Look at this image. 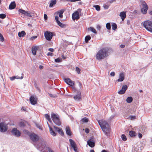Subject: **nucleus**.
Masks as SVG:
<instances>
[{"label": "nucleus", "mask_w": 152, "mask_h": 152, "mask_svg": "<svg viewBox=\"0 0 152 152\" xmlns=\"http://www.w3.org/2000/svg\"><path fill=\"white\" fill-rule=\"evenodd\" d=\"M34 144L35 147L40 151H42L46 148L49 152H54L50 147L47 146V142L44 140H40L38 143L35 142Z\"/></svg>", "instance_id": "1"}, {"label": "nucleus", "mask_w": 152, "mask_h": 152, "mask_svg": "<svg viewBox=\"0 0 152 152\" xmlns=\"http://www.w3.org/2000/svg\"><path fill=\"white\" fill-rule=\"evenodd\" d=\"M108 49L107 48H104L100 50L97 53L96 58L98 60H101L108 56Z\"/></svg>", "instance_id": "2"}, {"label": "nucleus", "mask_w": 152, "mask_h": 152, "mask_svg": "<svg viewBox=\"0 0 152 152\" xmlns=\"http://www.w3.org/2000/svg\"><path fill=\"white\" fill-rule=\"evenodd\" d=\"M98 122L103 132L106 135H107L110 130L109 124L106 121L103 120L99 121Z\"/></svg>", "instance_id": "3"}, {"label": "nucleus", "mask_w": 152, "mask_h": 152, "mask_svg": "<svg viewBox=\"0 0 152 152\" xmlns=\"http://www.w3.org/2000/svg\"><path fill=\"white\" fill-rule=\"evenodd\" d=\"M51 117L53 122L56 125L59 126L61 125V122L58 115L52 113L51 114Z\"/></svg>", "instance_id": "4"}, {"label": "nucleus", "mask_w": 152, "mask_h": 152, "mask_svg": "<svg viewBox=\"0 0 152 152\" xmlns=\"http://www.w3.org/2000/svg\"><path fill=\"white\" fill-rule=\"evenodd\" d=\"M140 2L142 6L141 9V12L143 14H145L148 9V6L145 1L143 0H140Z\"/></svg>", "instance_id": "5"}, {"label": "nucleus", "mask_w": 152, "mask_h": 152, "mask_svg": "<svg viewBox=\"0 0 152 152\" xmlns=\"http://www.w3.org/2000/svg\"><path fill=\"white\" fill-rule=\"evenodd\" d=\"M144 27L148 31L152 32V22L150 20L145 21L143 24Z\"/></svg>", "instance_id": "6"}, {"label": "nucleus", "mask_w": 152, "mask_h": 152, "mask_svg": "<svg viewBox=\"0 0 152 152\" xmlns=\"http://www.w3.org/2000/svg\"><path fill=\"white\" fill-rule=\"evenodd\" d=\"M53 34L52 32L47 31L44 33V36L46 39L48 41H50L53 37Z\"/></svg>", "instance_id": "7"}, {"label": "nucleus", "mask_w": 152, "mask_h": 152, "mask_svg": "<svg viewBox=\"0 0 152 152\" xmlns=\"http://www.w3.org/2000/svg\"><path fill=\"white\" fill-rule=\"evenodd\" d=\"M29 137L30 139L34 142L37 141L39 139V136L34 133H31L29 135Z\"/></svg>", "instance_id": "8"}, {"label": "nucleus", "mask_w": 152, "mask_h": 152, "mask_svg": "<svg viewBox=\"0 0 152 152\" xmlns=\"http://www.w3.org/2000/svg\"><path fill=\"white\" fill-rule=\"evenodd\" d=\"M18 12L19 13H21L22 15H24L31 17L32 15L30 14L29 11H25V10L22 9H19L18 10Z\"/></svg>", "instance_id": "9"}, {"label": "nucleus", "mask_w": 152, "mask_h": 152, "mask_svg": "<svg viewBox=\"0 0 152 152\" xmlns=\"http://www.w3.org/2000/svg\"><path fill=\"white\" fill-rule=\"evenodd\" d=\"M11 133L12 134L17 137H19L20 135V132L16 128H14L12 129Z\"/></svg>", "instance_id": "10"}, {"label": "nucleus", "mask_w": 152, "mask_h": 152, "mask_svg": "<svg viewBox=\"0 0 152 152\" xmlns=\"http://www.w3.org/2000/svg\"><path fill=\"white\" fill-rule=\"evenodd\" d=\"M7 130V126L3 123H0V131L4 132H6Z\"/></svg>", "instance_id": "11"}, {"label": "nucleus", "mask_w": 152, "mask_h": 152, "mask_svg": "<svg viewBox=\"0 0 152 152\" xmlns=\"http://www.w3.org/2000/svg\"><path fill=\"white\" fill-rule=\"evenodd\" d=\"M64 82L69 85L72 86H74L75 82L71 80L69 78H65L64 79Z\"/></svg>", "instance_id": "12"}, {"label": "nucleus", "mask_w": 152, "mask_h": 152, "mask_svg": "<svg viewBox=\"0 0 152 152\" xmlns=\"http://www.w3.org/2000/svg\"><path fill=\"white\" fill-rule=\"evenodd\" d=\"M128 87L126 85H123L121 90L118 91V93L120 94H122L125 93Z\"/></svg>", "instance_id": "13"}, {"label": "nucleus", "mask_w": 152, "mask_h": 152, "mask_svg": "<svg viewBox=\"0 0 152 152\" xmlns=\"http://www.w3.org/2000/svg\"><path fill=\"white\" fill-rule=\"evenodd\" d=\"M72 18L73 20L79 19L80 18V16L78 12L76 11L74 12L72 14Z\"/></svg>", "instance_id": "14"}, {"label": "nucleus", "mask_w": 152, "mask_h": 152, "mask_svg": "<svg viewBox=\"0 0 152 152\" xmlns=\"http://www.w3.org/2000/svg\"><path fill=\"white\" fill-rule=\"evenodd\" d=\"M30 101L32 105H35L37 103V99L33 96H30Z\"/></svg>", "instance_id": "15"}, {"label": "nucleus", "mask_w": 152, "mask_h": 152, "mask_svg": "<svg viewBox=\"0 0 152 152\" xmlns=\"http://www.w3.org/2000/svg\"><path fill=\"white\" fill-rule=\"evenodd\" d=\"M53 127L54 130L55 131H57L59 134L62 136H63L64 135L63 132L61 129L55 126H54Z\"/></svg>", "instance_id": "16"}, {"label": "nucleus", "mask_w": 152, "mask_h": 152, "mask_svg": "<svg viewBox=\"0 0 152 152\" xmlns=\"http://www.w3.org/2000/svg\"><path fill=\"white\" fill-rule=\"evenodd\" d=\"M74 98L76 101H80L81 99V96L80 91H78V92L77 94L74 96Z\"/></svg>", "instance_id": "17"}, {"label": "nucleus", "mask_w": 152, "mask_h": 152, "mask_svg": "<svg viewBox=\"0 0 152 152\" xmlns=\"http://www.w3.org/2000/svg\"><path fill=\"white\" fill-rule=\"evenodd\" d=\"M119 78L117 80L118 82H122L124 79V74L123 73H121L119 75Z\"/></svg>", "instance_id": "18"}, {"label": "nucleus", "mask_w": 152, "mask_h": 152, "mask_svg": "<svg viewBox=\"0 0 152 152\" xmlns=\"http://www.w3.org/2000/svg\"><path fill=\"white\" fill-rule=\"evenodd\" d=\"M59 17L58 16L55 17V19L58 25L61 27H63L64 26V24L62 23L58 20Z\"/></svg>", "instance_id": "19"}, {"label": "nucleus", "mask_w": 152, "mask_h": 152, "mask_svg": "<svg viewBox=\"0 0 152 152\" xmlns=\"http://www.w3.org/2000/svg\"><path fill=\"white\" fill-rule=\"evenodd\" d=\"M38 48L39 46H35L32 47L31 51L34 55H35L36 54L37 50L38 49Z\"/></svg>", "instance_id": "20"}, {"label": "nucleus", "mask_w": 152, "mask_h": 152, "mask_svg": "<svg viewBox=\"0 0 152 152\" xmlns=\"http://www.w3.org/2000/svg\"><path fill=\"white\" fill-rule=\"evenodd\" d=\"M121 17L122 20H124L126 17V12L123 11L120 12L119 15Z\"/></svg>", "instance_id": "21"}, {"label": "nucleus", "mask_w": 152, "mask_h": 152, "mask_svg": "<svg viewBox=\"0 0 152 152\" xmlns=\"http://www.w3.org/2000/svg\"><path fill=\"white\" fill-rule=\"evenodd\" d=\"M87 143L89 146L91 148L94 147L95 146V142H94L90 141V140L87 141Z\"/></svg>", "instance_id": "22"}, {"label": "nucleus", "mask_w": 152, "mask_h": 152, "mask_svg": "<svg viewBox=\"0 0 152 152\" xmlns=\"http://www.w3.org/2000/svg\"><path fill=\"white\" fill-rule=\"evenodd\" d=\"M47 123H48L47 122ZM48 126L49 128L50 132L51 134L53 136H55L56 135V133H55V131L52 129V128L49 126V125Z\"/></svg>", "instance_id": "23"}, {"label": "nucleus", "mask_w": 152, "mask_h": 152, "mask_svg": "<svg viewBox=\"0 0 152 152\" xmlns=\"http://www.w3.org/2000/svg\"><path fill=\"white\" fill-rule=\"evenodd\" d=\"M69 141L71 147H73L76 146L77 145L75 142L72 139H69Z\"/></svg>", "instance_id": "24"}, {"label": "nucleus", "mask_w": 152, "mask_h": 152, "mask_svg": "<svg viewBox=\"0 0 152 152\" xmlns=\"http://www.w3.org/2000/svg\"><path fill=\"white\" fill-rule=\"evenodd\" d=\"M16 7L15 3V2H11L9 6V8L10 9H13Z\"/></svg>", "instance_id": "25"}, {"label": "nucleus", "mask_w": 152, "mask_h": 152, "mask_svg": "<svg viewBox=\"0 0 152 152\" xmlns=\"http://www.w3.org/2000/svg\"><path fill=\"white\" fill-rule=\"evenodd\" d=\"M66 132V134L69 136H71L72 134L68 126L66 127L65 129Z\"/></svg>", "instance_id": "26"}, {"label": "nucleus", "mask_w": 152, "mask_h": 152, "mask_svg": "<svg viewBox=\"0 0 152 152\" xmlns=\"http://www.w3.org/2000/svg\"><path fill=\"white\" fill-rule=\"evenodd\" d=\"M56 0H51L49 4V7H53V5L56 4Z\"/></svg>", "instance_id": "27"}, {"label": "nucleus", "mask_w": 152, "mask_h": 152, "mask_svg": "<svg viewBox=\"0 0 152 152\" xmlns=\"http://www.w3.org/2000/svg\"><path fill=\"white\" fill-rule=\"evenodd\" d=\"M64 10H65L64 9H62L58 12V14L60 18H63V14L64 12Z\"/></svg>", "instance_id": "28"}, {"label": "nucleus", "mask_w": 152, "mask_h": 152, "mask_svg": "<svg viewBox=\"0 0 152 152\" xmlns=\"http://www.w3.org/2000/svg\"><path fill=\"white\" fill-rule=\"evenodd\" d=\"M88 31H90L94 33L95 34H96L97 32L96 30L92 27H90L88 28Z\"/></svg>", "instance_id": "29"}, {"label": "nucleus", "mask_w": 152, "mask_h": 152, "mask_svg": "<svg viewBox=\"0 0 152 152\" xmlns=\"http://www.w3.org/2000/svg\"><path fill=\"white\" fill-rule=\"evenodd\" d=\"M26 35V33L24 31H22L21 32H19L18 35L19 37H23Z\"/></svg>", "instance_id": "30"}, {"label": "nucleus", "mask_w": 152, "mask_h": 152, "mask_svg": "<svg viewBox=\"0 0 152 152\" xmlns=\"http://www.w3.org/2000/svg\"><path fill=\"white\" fill-rule=\"evenodd\" d=\"M132 101L133 98L131 96L127 97L126 99V101L128 103H130Z\"/></svg>", "instance_id": "31"}, {"label": "nucleus", "mask_w": 152, "mask_h": 152, "mask_svg": "<svg viewBox=\"0 0 152 152\" xmlns=\"http://www.w3.org/2000/svg\"><path fill=\"white\" fill-rule=\"evenodd\" d=\"M129 135L131 137H134L135 136V133L133 131H131L129 132Z\"/></svg>", "instance_id": "32"}, {"label": "nucleus", "mask_w": 152, "mask_h": 152, "mask_svg": "<svg viewBox=\"0 0 152 152\" xmlns=\"http://www.w3.org/2000/svg\"><path fill=\"white\" fill-rule=\"evenodd\" d=\"M91 39V37L89 35L86 36L85 37V41L86 43H87L88 41L90 40Z\"/></svg>", "instance_id": "33"}, {"label": "nucleus", "mask_w": 152, "mask_h": 152, "mask_svg": "<svg viewBox=\"0 0 152 152\" xmlns=\"http://www.w3.org/2000/svg\"><path fill=\"white\" fill-rule=\"evenodd\" d=\"M110 5V4H109V2H107L106 3V4H105L103 5L104 8L105 9H107L109 8Z\"/></svg>", "instance_id": "34"}, {"label": "nucleus", "mask_w": 152, "mask_h": 152, "mask_svg": "<svg viewBox=\"0 0 152 152\" xmlns=\"http://www.w3.org/2000/svg\"><path fill=\"white\" fill-rule=\"evenodd\" d=\"M45 118L47 119L50 122H51V119L50 118V115L48 114H45Z\"/></svg>", "instance_id": "35"}, {"label": "nucleus", "mask_w": 152, "mask_h": 152, "mask_svg": "<svg viewBox=\"0 0 152 152\" xmlns=\"http://www.w3.org/2000/svg\"><path fill=\"white\" fill-rule=\"evenodd\" d=\"M117 27L116 24L115 23H113L112 24V29L114 30H116Z\"/></svg>", "instance_id": "36"}, {"label": "nucleus", "mask_w": 152, "mask_h": 152, "mask_svg": "<svg viewBox=\"0 0 152 152\" xmlns=\"http://www.w3.org/2000/svg\"><path fill=\"white\" fill-rule=\"evenodd\" d=\"M81 121L83 123H87L88 122V118L86 117H85L82 118Z\"/></svg>", "instance_id": "37"}, {"label": "nucleus", "mask_w": 152, "mask_h": 152, "mask_svg": "<svg viewBox=\"0 0 152 152\" xmlns=\"http://www.w3.org/2000/svg\"><path fill=\"white\" fill-rule=\"evenodd\" d=\"M121 138L122 140L124 141H125L127 140L126 136L124 134H122L121 135Z\"/></svg>", "instance_id": "38"}, {"label": "nucleus", "mask_w": 152, "mask_h": 152, "mask_svg": "<svg viewBox=\"0 0 152 152\" xmlns=\"http://www.w3.org/2000/svg\"><path fill=\"white\" fill-rule=\"evenodd\" d=\"M106 28L110 30L111 28V25L109 23H107L106 24Z\"/></svg>", "instance_id": "39"}, {"label": "nucleus", "mask_w": 152, "mask_h": 152, "mask_svg": "<svg viewBox=\"0 0 152 152\" xmlns=\"http://www.w3.org/2000/svg\"><path fill=\"white\" fill-rule=\"evenodd\" d=\"M93 7H94L96 10L97 11H99L100 10V7L99 5H95L93 6Z\"/></svg>", "instance_id": "40"}, {"label": "nucleus", "mask_w": 152, "mask_h": 152, "mask_svg": "<svg viewBox=\"0 0 152 152\" xmlns=\"http://www.w3.org/2000/svg\"><path fill=\"white\" fill-rule=\"evenodd\" d=\"M132 152H139L138 148L135 147L132 148Z\"/></svg>", "instance_id": "41"}, {"label": "nucleus", "mask_w": 152, "mask_h": 152, "mask_svg": "<svg viewBox=\"0 0 152 152\" xmlns=\"http://www.w3.org/2000/svg\"><path fill=\"white\" fill-rule=\"evenodd\" d=\"M6 15L4 14H0V18L1 19H4L6 18Z\"/></svg>", "instance_id": "42"}, {"label": "nucleus", "mask_w": 152, "mask_h": 152, "mask_svg": "<svg viewBox=\"0 0 152 152\" xmlns=\"http://www.w3.org/2000/svg\"><path fill=\"white\" fill-rule=\"evenodd\" d=\"M71 148L74 150L75 152H78V148L77 145L76 146H75Z\"/></svg>", "instance_id": "43"}, {"label": "nucleus", "mask_w": 152, "mask_h": 152, "mask_svg": "<svg viewBox=\"0 0 152 152\" xmlns=\"http://www.w3.org/2000/svg\"><path fill=\"white\" fill-rule=\"evenodd\" d=\"M24 133L28 135L29 136L30 134H31V133H30L28 131L26 130H24L23 131Z\"/></svg>", "instance_id": "44"}, {"label": "nucleus", "mask_w": 152, "mask_h": 152, "mask_svg": "<svg viewBox=\"0 0 152 152\" xmlns=\"http://www.w3.org/2000/svg\"><path fill=\"white\" fill-rule=\"evenodd\" d=\"M75 71L78 74H80V69L78 67H76Z\"/></svg>", "instance_id": "45"}, {"label": "nucleus", "mask_w": 152, "mask_h": 152, "mask_svg": "<svg viewBox=\"0 0 152 152\" xmlns=\"http://www.w3.org/2000/svg\"><path fill=\"white\" fill-rule=\"evenodd\" d=\"M61 61V59L60 58H58L55 59V61L56 62L59 63Z\"/></svg>", "instance_id": "46"}, {"label": "nucleus", "mask_w": 152, "mask_h": 152, "mask_svg": "<svg viewBox=\"0 0 152 152\" xmlns=\"http://www.w3.org/2000/svg\"><path fill=\"white\" fill-rule=\"evenodd\" d=\"M129 118L131 120H133L136 118V116L135 115H130Z\"/></svg>", "instance_id": "47"}, {"label": "nucleus", "mask_w": 152, "mask_h": 152, "mask_svg": "<svg viewBox=\"0 0 152 152\" xmlns=\"http://www.w3.org/2000/svg\"><path fill=\"white\" fill-rule=\"evenodd\" d=\"M0 40L1 42H3L4 40V38L2 34L0 33Z\"/></svg>", "instance_id": "48"}, {"label": "nucleus", "mask_w": 152, "mask_h": 152, "mask_svg": "<svg viewBox=\"0 0 152 152\" xmlns=\"http://www.w3.org/2000/svg\"><path fill=\"white\" fill-rule=\"evenodd\" d=\"M80 0H64V1H70L72 2H74L77 1H80Z\"/></svg>", "instance_id": "49"}, {"label": "nucleus", "mask_w": 152, "mask_h": 152, "mask_svg": "<svg viewBox=\"0 0 152 152\" xmlns=\"http://www.w3.org/2000/svg\"><path fill=\"white\" fill-rule=\"evenodd\" d=\"M16 78V76H12V77H10V80L11 81H13Z\"/></svg>", "instance_id": "50"}, {"label": "nucleus", "mask_w": 152, "mask_h": 152, "mask_svg": "<svg viewBox=\"0 0 152 152\" xmlns=\"http://www.w3.org/2000/svg\"><path fill=\"white\" fill-rule=\"evenodd\" d=\"M85 132L87 134H88L89 133V130L88 128H86L85 129Z\"/></svg>", "instance_id": "51"}, {"label": "nucleus", "mask_w": 152, "mask_h": 152, "mask_svg": "<svg viewBox=\"0 0 152 152\" xmlns=\"http://www.w3.org/2000/svg\"><path fill=\"white\" fill-rule=\"evenodd\" d=\"M110 75L111 76H114L115 75V73L114 72H112L110 73Z\"/></svg>", "instance_id": "52"}, {"label": "nucleus", "mask_w": 152, "mask_h": 152, "mask_svg": "<svg viewBox=\"0 0 152 152\" xmlns=\"http://www.w3.org/2000/svg\"><path fill=\"white\" fill-rule=\"evenodd\" d=\"M115 0H111L110 1H109L107 2H109V4H111L114 1H115Z\"/></svg>", "instance_id": "53"}, {"label": "nucleus", "mask_w": 152, "mask_h": 152, "mask_svg": "<svg viewBox=\"0 0 152 152\" xmlns=\"http://www.w3.org/2000/svg\"><path fill=\"white\" fill-rule=\"evenodd\" d=\"M47 55L48 56H53V53L50 52H48V53Z\"/></svg>", "instance_id": "54"}, {"label": "nucleus", "mask_w": 152, "mask_h": 152, "mask_svg": "<svg viewBox=\"0 0 152 152\" xmlns=\"http://www.w3.org/2000/svg\"><path fill=\"white\" fill-rule=\"evenodd\" d=\"M138 136L140 138H141L142 137V134L140 133H139Z\"/></svg>", "instance_id": "55"}, {"label": "nucleus", "mask_w": 152, "mask_h": 152, "mask_svg": "<svg viewBox=\"0 0 152 152\" xmlns=\"http://www.w3.org/2000/svg\"><path fill=\"white\" fill-rule=\"evenodd\" d=\"M44 18L45 20L47 19L48 16L46 14H45L44 16Z\"/></svg>", "instance_id": "56"}, {"label": "nucleus", "mask_w": 152, "mask_h": 152, "mask_svg": "<svg viewBox=\"0 0 152 152\" xmlns=\"http://www.w3.org/2000/svg\"><path fill=\"white\" fill-rule=\"evenodd\" d=\"M37 36H33L31 37V39L33 40L34 39H35L36 38H37Z\"/></svg>", "instance_id": "57"}, {"label": "nucleus", "mask_w": 152, "mask_h": 152, "mask_svg": "<svg viewBox=\"0 0 152 152\" xmlns=\"http://www.w3.org/2000/svg\"><path fill=\"white\" fill-rule=\"evenodd\" d=\"M101 28V27L99 25H97L96 26V28L98 30H100Z\"/></svg>", "instance_id": "58"}, {"label": "nucleus", "mask_w": 152, "mask_h": 152, "mask_svg": "<svg viewBox=\"0 0 152 152\" xmlns=\"http://www.w3.org/2000/svg\"><path fill=\"white\" fill-rule=\"evenodd\" d=\"M23 78V76H21L20 77L18 76H16V79H22Z\"/></svg>", "instance_id": "59"}, {"label": "nucleus", "mask_w": 152, "mask_h": 152, "mask_svg": "<svg viewBox=\"0 0 152 152\" xmlns=\"http://www.w3.org/2000/svg\"><path fill=\"white\" fill-rule=\"evenodd\" d=\"M48 50L51 52H53L54 51L53 49L52 48H50Z\"/></svg>", "instance_id": "60"}, {"label": "nucleus", "mask_w": 152, "mask_h": 152, "mask_svg": "<svg viewBox=\"0 0 152 152\" xmlns=\"http://www.w3.org/2000/svg\"><path fill=\"white\" fill-rule=\"evenodd\" d=\"M39 68L40 69H42L43 68V66H42V65H40L39 66Z\"/></svg>", "instance_id": "61"}, {"label": "nucleus", "mask_w": 152, "mask_h": 152, "mask_svg": "<svg viewBox=\"0 0 152 152\" xmlns=\"http://www.w3.org/2000/svg\"><path fill=\"white\" fill-rule=\"evenodd\" d=\"M120 46L121 48H123L125 47V45H121Z\"/></svg>", "instance_id": "62"}, {"label": "nucleus", "mask_w": 152, "mask_h": 152, "mask_svg": "<svg viewBox=\"0 0 152 152\" xmlns=\"http://www.w3.org/2000/svg\"><path fill=\"white\" fill-rule=\"evenodd\" d=\"M79 86L80 88H81L82 86V84L80 82H79Z\"/></svg>", "instance_id": "63"}, {"label": "nucleus", "mask_w": 152, "mask_h": 152, "mask_svg": "<svg viewBox=\"0 0 152 152\" xmlns=\"http://www.w3.org/2000/svg\"><path fill=\"white\" fill-rule=\"evenodd\" d=\"M20 125L21 126H24V124L23 123H22V122H20Z\"/></svg>", "instance_id": "64"}]
</instances>
